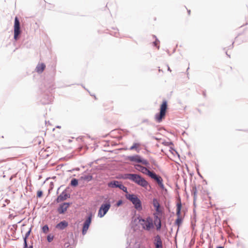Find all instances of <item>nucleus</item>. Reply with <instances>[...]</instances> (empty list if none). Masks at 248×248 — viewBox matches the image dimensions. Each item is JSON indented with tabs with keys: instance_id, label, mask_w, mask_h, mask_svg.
<instances>
[{
	"instance_id": "obj_1",
	"label": "nucleus",
	"mask_w": 248,
	"mask_h": 248,
	"mask_svg": "<svg viewBox=\"0 0 248 248\" xmlns=\"http://www.w3.org/2000/svg\"><path fill=\"white\" fill-rule=\"evenodd\" d=\"M124 178L132 181L145 188L149 186L148 182L144 178L137 174H126L124 175Z\"/></svg>"
},
{
	"instance_id": "obj_2",
	"label": "nucleus",
	"mask_w": 248,
	"mask_h": 248,
	"mask_svg": "<svg viewBox=\"0 0 248 248\" xmlns=\"http://www.w3.org/2000/svg\"><path fill=\"white\" fill-rule=\"evenodd\" d=\"M124 178L132 181L145 188L149 186L148 182L144 178L137 174H126L124 175Z\"/></svg>"
},
{
	"instance_id": "obj_3",
	"label": "nucleus",
	"mask_w": 248,
	"mask_h": 248,
	"mask_svg": "<svg viewBox=\"0 0 248 248\" xmlns=\"http://www.w3.org/2000/svg\"><path fill=\"white\" fill-rule=\"evenodd\" d=\"M167 108V101L163 100L160 106L159 112L156 113L155 116V119L157 122L160 123L165 118Z\"/></svg>"
},
{
	"instance_id": "obj_4",
	"label": "nucleus",
	"mask_w": 248,
	"mask_h": 248,
	"mask_svg": "<svg viewBox=\"0 0 248 248\" xmlns=\"http://www.w3.org/2000/svg\"><path fill=\"white\" fill-rule=\"evenodd\" d=\"M139 223L142 229L147 231H150L154 228L153 219L151 217L146 218H138Z\"/></svg>"
},
{
	"instance_id": "obj_5",
	"label": "nucleus",
	"mask_w": 248,
	"mask_h": 248,
	"mask_svg": "<svg viewBox=\"0 0 248 248\" xmlns=\"http://www.w3.org/2000/svg\"><path fill=\"white\" fill-rule=\"evenodd\" d=\"M126 198L132 202L137 210H141L142 209L141 202L136 195L128 194L126 195Z\"/></svg>"
},
{
	"instance_id": "obj_6",
	"label": "nucleus",
	"mask_w": 248,
	"mask_h": 248,
	"mask_svg": "<svg viewBox=\"0 0 248 248\" xmlns=\"http://www.w3.org/2000/svg\"><path fill=\"white\" fill-rule=\"evenodd\" d=\"M127 159L131 162H134L136 163H141L145 165H147L149 164L148 162L146 160L142 159L139 155L129 156L127 157Z\"/></svg>"
},
{
	"instance_id": "obj_7",
	"label": "nucleus",
	"mask_w": 248,
	"mask_h": 248,
	"mask_svg": "<svg viewBox=\"0 0 248 248\" xmlns=\"http://www.w3.org/2000/svg\"><path fill=\"white\" fill-rule=\"evenodd\" d=\"M110 206L109 202L102 204L99 209L98 216L100 217H103L109 210Z\"/></svg>"
},
{
	"instance_id": "obj_8",
	"label": "nucleus",
	"mask_w": 248,
	"mask_h": 248,
	"mask_svg": "<svg viewBox=\"0 0 248 248\" xmlns=\"http://www.w3.org/2000/svg\"><path fill=\"white\" fill-rule=\"evenodd\" d=\"M21 33L20 30V23L17 17L15 18L14 23V39L17 40L19 38V35Z\"/></svg>"
},
{
	"instance_id": "obj_9",
	"label": "nucleus",
	"mask_w": 248,
	"mask_h": 248,
	"mask_svg": "<svg viewBox=\"0 0 248 248\" xmlns=\"http://www.w3.org/2000/svg\"><path fill=\"white\" fill-rule=\"evenodd\" d=\"M148 176L152 179L155 180L161 188L163 189L164 188V186L163 183V179L161 176L156 175L153 171L150 172V174Z\"/></svg>"
},
{
	"instance_id": "obj_10",
	"label": "nucleus",
	"mask_w": 248,
	"mask_h": 248,
	"mask_svg": "<svg viewBox=\"0 0 248 248\" xmlns=\"http://www.w3.org/2000/svg\"><path fill=\"white\" fill-rule=\"evenodd\" d=\"M92 218V214H90L88 218L85 220V222L84 223L82 231L83 235H85L87 233V231L89 228V226L91 223Z\"/></svg>"
},
{
	"instance_id": "obj_11",
	"label": "nucleus",
	"mask_w": 248,
	"mask_h": 248,
	"mask_svg": "<svg viewBox=\"0 0 248 248\" xmlns=\"http://www.w3.org/2000/svg\"><path fill=\"white\" fill-rule=\"evenodd\" d=\"M154 245L155 248H163V243L160 235H156L154 237Z\"/></svg>"
},
{
	"instance_id": "obj_12",
	"label": "nucleus",
	"mask_w": 248,
	"mask_h": 248,
	"mask_svg": "<svg viewBox=\"0 0 248 248\" xmlns=\"http://www.w3.org/2000/svg\"><path fill=\"white\" fill-rule=\"evenodd\" d=\"M135 167L136 169H137L139 171L141 172L143 174L147 175L148 176L149 175L150 172H151V171L149 170L146 168L143 167L140 165H135Z\"/></svg>"
},
{
	"instance_id": "obj_13",
	"label": "nucleus",
	"mask_w": 248,
	"mask_h": 248,
	"mask_svg": "<svg viewBox=\"0 0 248 248\" xmlns=\"http://www.w3.org/2000/svg\"><path fill=\"white\" fill-rule=\"evenodd\" d=\"M152 203H153V205L154 208H155L156 214L161 213L162 211L160 208V203H159L158 201L157 200V199L154 198L153 200Z\"/></svg>"
},
{
	"instance_id": "obj_14",
	"label": "nucleus",
	"mask_w": 248,
	"mask_h": 248,
	"mask_svg": "<svg viewBox=\"0 0 248 248\" xmlns=\"http://www.w3.org/2000/svg\"><path fill=\"white\" fill-rule=\"evenodd\" d=\"M181 209L182 203L181 200L179 199L176 204V216L177 217H184L181 212Z\"/></svg>"
},
{
	"instance_id": "obj_15",
	"label": "nucleus",
	"mask_w": 248,
	"mask_h": 248,
	"mask_svg": "<svg viewBox=\"0 0 248 248\" xmlns=\"http://www.w3.org/2000/svg\"><path fill=\"white\" fill-rule=\"evenodd\" d=\"M69 203H63L62 204L59 208L58 209V211L60 214H63L67 209V208L69 206Z\"/></svg>"
},
{
	"instance_id": "obj_16",
	"label": "nucleus",
	"mask_w": 248,
	"mask_h": 248,
	"mask_svg": "<svg viewBox=\"0 0 248 248\" xmlns=\"http://www.w3.org/2000/svg\"><path fill=\"white\" fill-rule=\"evenodd\" d=\"M122 182L113 180L108 184V186L110 188H120V185H121Z\"/></svg>"
},
{
	"instance_id": "obj_17",
	"label": "nucleus",
	"mask_w": 248,
	"mask_h": 248,
	"mask_svg": "<svg viewBox=\"0 0 248 248\" xmlns=\"http://www.w3.org/2000/svg\"><path fill=\"white\" fill-rule=\"evenodd\" d=\"M68 225V223L67 221L64 220L60 222L59 223L57 224L56 228L59 230H62L66 228Z\"/></svg>"
},
{
	"instance_id": "obj_18",
	"label": "nucleus",
	"mask_w": 248,
	"mask_h": 248,
	"mask_svg": "<svg viewBox=\"0 0 248 248\" xmlns=\"http://www.w3.org/2000/svg\"><path fill=\"white\" fill-rule=\"evenodd\" d=\"M68 198V194L65 192H62L57 198L58 202L65 200Z\"/></svg>"
},
{
	"instance_id": "obj_19",
	"label": "nucleus",
	"mask_w": 248,
	"mask_h": 248,
	"mask_svg": "<svg viewBox=\"0 0 248 248\" xmlns=\"http://www.w3.org/2000/svg\"><path fill=\"white\" fill-rule=\"evenodd\" d=\"M46 68V65L43 63H38L35 70L38 73H42Z\"/></svg>"
},
{
	"instance_id": "obj_20",
	"label": "nucleus",
	"mask_w": 248,
	"mask_h": 248,
	"mask_svg": "<svg viewBox=\"0 0 248 248\" xmlns=\"http://www.w3.org/2000/svg\"><path fill=\"white\" fill-rule=\"evenodd\" d=\"M155 224L157 231L160 230L161 227V219L157 216H156L155 219Z\"/></svg>"
},
{
	"instance_id": "obj_21",
	"label": "nucleus",
	"mask_w": 248,
	"mask_h": 248,
	"mask_svg": "<svg viewBox=\"0 0 248 248\" xmlns=\"http://www.w3.org/2000/svg\"><path fill=\"white\" fill-rule=\"evenodd\" d=\"M113 103L112 101H107L103 104L106 110H112L113 108Z\"/></svg>"
},
{
	"instance_id": "obj_22",
	"label": "nucleus",
	"mask_w": 248,
	"mask_h": 248,
	"mask_svg": "<svg viewBox=\"0 0 248 248\" xmlns=\"http://www.w3.org/2000/svg\"><path fill=\"white\" fill-rule=\"evenodd\" d=\"M43 140V139L41 137H37L35 138L33 140L34 145H40L42 143Z\"/></svg>"
},
{
	"instance_id": "obj_23",
	"label": "nucleus",
	"mask_w": 248,
	"mask_h": 248,
	"mask_svg": "<svg viewBox=\"0 0 248 248\" xmlns=\"http://www.w3.org/2000/svg\"><path fill=\"white\" fill-rule=\"evenodd\" d=\"M39 155H40V156H42L43 157H46L47 156H48L49 155L47 153V151H46V149H42L40 152H39Z\"/></svg>"
},
{
	"instance_id": "obj_24",
	"label": "nucleus",
	"mask_w": 248,
	"mask_h": 248,
	"mask_svg": "<svg viewBox=\"0 0 248 248\" xmlns=\"http://www.w3.org/2000/svg\"><path fill=\"white\" fill-rule=\"evenodd\" d=\"M184 217H177L175 220V224L179 228L181 225Z\"/></svg>"
},
{
	"instance_id": "obj_25",
	"label": "nucleus",
	"mask_w": 248,
	"mask_h": 248,
	"mask_svg": "<svg viewBox=\"0 0 248 248\" xmlns=\"http://www.w3.org/2000/svg\"><path fill=\"white\" fill-rule=\"evenodd\" d=\"M140 144L139 143H134L132 146H131L129 148V150H137V149L140 147Z\"/></svg>"
},
{
	"instance_id": "obj_26",
	"label": "nucleus",
	"mask_w": 248,
	"mask_h": 248,
	"mask_svg": "<svg viewBox=\"0 0 248 248\" xmlns=\"http://www.w3.org/2000/svg\"><path fill=\"white\" fill-rule=\"evenodd\" d=\"M31 230V229L30 228L29 230L26 233L25 236L23 237L24 242H27V238L30 235Z\"/></svg>"
},
{
	"instance_id": "obj_27",
	"label": "nucleus",
	"mask_w": 248,
	"mask_h": 248,
	"mask_svg": "<svg viewBox=\"0 0 248 248\" xmlns=\"http://www.w3.org/2000/svg\"><path fill=\"white\" fill-rule=\"evenodd\" d=\"M81 178L83 180H87L88 181H90L91 180H92V179H93L92 176L91 175H86V176H82Z\"/></svg>"
},
{
	"instance_id": "obj_28",
	"label": "nucleus",
	"mask_w": 248,
	"mask_h": 248,
	"mask_svg": "<svg viewBox=\"0 0 248 248\" xmlns=\"http://www.w3.org/2000/svg\"><path fill=\"white\" fill-rule=\"evenodd\" d=\"M71 185L74 186H78V181L76 179H73L71 181Z\"/></svg>"
},
{
	"instance_id": "obj_29",
	"label": "nucleus",
	"mask_w": 248,
	"mask_h": 248,
	"mask_svg": "<svg viewBox=\"0 0 248 248\" xmlns=\"http://www.w3.org/2000/svg\"><path fill=\"white\" fill-rule=\"evenodd\" d=\"M42 231L44 233H47L48 232L49 228L47 225H46L43 227Z\"/></svg>"
},
{
	"instance_id": "obj_30",
	"label": "nucleus",
	"mask_w": 248,
	"mask_h": 248,
	"mask_svg": "<svg viewBox=\"0 0 248 248\" xmlns=\"http://www.w3.org/2000/svg\"><path fill=\"white\" fill-rule=\"evenodd\" d=\"M120 189H122L123 191H124V192L127 193L128 192H127V188L124 186L122 183L121 184V185H120V188H119Z\"/></svg>"
},
{
	"instance_id": "obj_31",
	"label": "nucleus",
	"mask_w": 248,
	"mask_h": 248,
	"mask_svg": "<svg viewBox=\"0 0 248 248\" xmlns=\"http://www.w3.org/2000/svg\"><path fill=\"white\" fill-rule=\"evenodd\" d=\"M53 238H54V236L50 234L48 235L47 236V240L48 242H51L53 240Z\"/></svg>"
},
{
	"instance_id": "obj_32",
	"label": "nucleus",
	"mask_w": 248,
	"mask_h": 248,
	"mask_svg": "<svg viewBox=\"0 0 248 248\" xmlns=\"http://www.w3.org/2000/svg\"><path fill=\"white\" fill-rule=\"evenodd\" d=\"M23 248H33V246L32 245L28 246L27 242H24V247Z\"/></svg>"
},
{
	"instance_id": "obj_33",
	"label": "nucleus",
	"mask_w": 248,
	"mask_h": 248,
	"mask_svg": "<svg viewBox=\"0 0 248 248\" xmlns=\"http://www.w3.org/2000/svg\"><path fill=\"white\" fill-rule=\"evenodd\" d=\"M43 195V192L42 191H38L37 193V196L39 198H40L42 197Z\"/></svg>"
},
{
	"instance_id": "obj_34",
	"label": "nucleus",
	"mask_w": 248,
	"mask_h": 248,
	"mask_svg": "<svg viewBox=\"0 0 248 248\" xmlns=\"http://www.w3.org/2000/svg\"><path fill=\"white\" fill-rule=\"evenodd\" d=\"M122 203V201H119L117 203V205L118 206L120 205Z\"/></svg>"
},
{
	"instance_id": "obj_35",
	"label": "nucleus",
	"mask_w": 248,
	"mask_h": 248,
	"mask_svg": "<svg viewBox=\"0 0 248 248\" xmlns=\"http://www.w3.org/2000/svg\"><path fill=\"white\" fill-rule=\"evenodd\" d=\"M217 248H224L223 247H221V246H219V247H217Z\"/></svg>"
},
{
	"instance_id": "obj_36",
	"label": "nucleus",
	"mask_w": 248,
	"mask_h": 248,
	"mask_svg": "<svg viewBox=\"0 0 248 248\" xmlns=\"http://www.w3.org/2000/svg\"><path fill=\"white\" fill-rule=\"evenodd\" d=\"M168 70H169V71H170V72H171V70L170 69V67H168Z\"/></svg>"
},
{
	"instance_id": "obj_37",
	"label": "nucleus",
	"mask_w": 248,
	"mask_h": 248,
	"mask_svg": "<svg viewBox=\"0 0 248 248\" xmlns=\"http://www.w3.org/2000/svg\"><path fill=\"white\" fill-rule=\"evenodd\" d=\"M154 44H155V46H157V43H156V42H155L154 43Z\"/></svg>"
},
{
	"instance_id": "obj_38",
	"label": "nucleus",
	"mask_w": 248,
	"mask_h": 248,
	"mask_svg": "<svg viewBox=\"0 0 248 248\" xmlns=\"http://www.w3.org/2000/svg\"><path fill=\"white\" fill-rule=\"evenodd\" d=\"M190 11H188V13H189V14H190Z\"/></svg>"
},
{
	"instance_id": "obj_39",
	"label": "nucleus",
	"mask_w": 248,
	"mask_h": 248,
	"mask_svg": "<svg viewBox=\"0 0 248 248\" xmlns=\"http://www.w3.org/2000/svg\"><path fill=\"white\" fill-rule=\"evenodd\" d=\"M194 196H195V194H196L195 192L194 193Z\"/></svg>"
}]
</instances>
